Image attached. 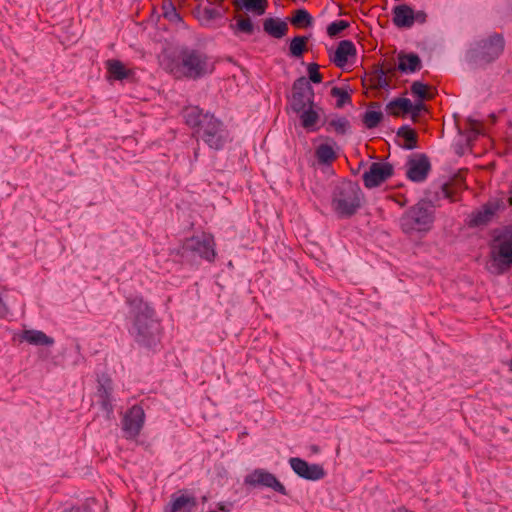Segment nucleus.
Here are the masks:
<instances>
[{"instance_id": "obj_1", "label": "nucleus", "mask_w": 512, "mask_h": 512, "mask_svg": "<svg viewBox=\"0 0 512 512\" xmlns=\"http://www.w3.org/2000/svg\"><path fill=\"white\" fill-rule=\"evenodd\" d=\"M185 119L188 125L197 128L198 137L211 148L222 147L224 140L222 124L213 115L204 114L198 107H189L185 110Z\"/></svg>"}, {"instance_id": "obj_2", "label": "nucleus", "mask_w": 512, "mask_h": 512, "mask_svg": "<svg viewBox=\"0 0 512 512\" xmlns=\"http://www.w3.org/2000/svg\"><path fill=\"white\" fill-rule=\"evenodd\" d=\"M179 65L170 68V72L176 77L198 79L214 69L208 56L203 52L190 48H183L179 52Z\"/></svg>"}, {"instance_id": "obj_3", "label": "nucleus", "mask_w": 512, "mask_h": 512, "mask_svg": "<svg viewBox=\"0 0 512 512\" xmlns=\"http://www.w3.org/2000/svg\"><path fill=\"white\" fill-rule=\"evenodd\" d=\"M433 222L432 205L427 202H419L404 213L401 218V229L409 236L427 233L431 230Z\"/></svg>"}, {"instance_id": "obj_4", "label": "nucleus", "mask_w": 512, "mask_h": 512, "mask_svg": "<svg viewBox=\"0 0 512 512\" xmlns=\"http://www.w3.org/2000/svg\"><path fill=\"white\" fill-rule=\"evenodd\" d=\"M361 202V189L353 182H341L334 190L332 207L340 217H349L355 214L360 208Z\"/></svg>"}, {"instance_id": "obj_5", "label": "nucleus", "mask_w": 512, "mask_h": 512, "mask_svg": "<svg viewBox=\"0 0 512 512\" xmlns=\"http://www.w3.org/2000/svg\"><path fill=\"white\" fill-rule=\"evenodd\" d=\"M138 309L134 321L135 337L140 344L150 347L159 339L160 325L147 304L140 302Z\"/></svg>"}, {"instance_id": "obj_6", "label": "nucleus", "mask_w": 512, "mask_h": 512, "mask_svg": "<svg viewBox=\"0 0 512 512\" xmlns=\"http://www.w3.org/2000/svg\"><path fill=\"white\" fill-rule=\"evenodd\" d=\"M504 45V39L500 34L481 39L469 50V61L475 66L486 65L501 55Z\"/></svg>"}, {"instance_id": "obj_7", "label": "nucleus", "mask_w": 512, "mask_h": 512, "mask_svg": "<svg viewBox=\"0 0 512 512\" xmlns=\"http://www.w3.org/2000/svg\"><path fill=\"white\" fill-rule=\"evenodd\" d=\"M491 271L493 273H502L505 267L512 264V227L503 234L499 240V245L492 252Z\"/></svg>"}, {"instance_id": "obj_8", "label": "nucleus", "mask_w": 512, "mask_h": 512, "mask_svg": "<svg viewBox=\"0 0 512 512\" xmlns=\"http://www.w3.org/2000/svg\"><path fill=\"white\" fill-rule=\"evenodd\" d=\"M215 242L212 235L201 234L186 239L183 243V252H191L199 257L212 261L215 257Z\"/></svg>"}, {"instance_id": "obj_9", "label": "nucleus", "mask_w": 512, "mask_h": 512, "mask_svg": "<svg viewBox=\"0 0 512 512\" xmlns=\"http://www.w3.org/2000/svg\"><path fill=\"white\" fill-rule=\"evenodd\" d=\"M313 105H315L314 90L309 81L304 77L297 79L293 84L291 108L294 112L300 113Z\"/></svg>"}, {"instance_id": "obj_10", "label": "nucleus", "mask_w": 512, "mask_h": 512, "mask_svg": "<svg viewBox=\"0 0 512 512\" xmlns=\"http://www.w3.org/2000/svg\"><path fill=\"white\" fill-rule=\"evenodd\" d=\"M393 174V166L388 162H373L363 174V182L367 188H375L385 182Z\"/></svg>"}, {"instance_id": "obj_11", "label": "nucleus", "mask_w": 512, "mask_h": 512, "mask_svg": "<svg viewBox=\"0 0 512 512\" xmlns=\"http://www.w3.org/2000/svg\"><path fill=\"white\" fill-rule=\"evenodd\" d=\"M245 483L251 486H265L286 495L284 485L272 473L263 469H256L248 474L245 478Z\"/></svg>"}, {"instance_id": "obj_12", "label": "nucleus", "mask_w": 512, "mask_h": 512, "mask_svg": "<svg viewBox=\"0 0 512 512\" xmlns=\"http://www.w3.org/2000/svg\"><path fill=\"white\" fill-rule=\"evenodd\" d=\"M430 170L428 158L423 155H416L407 162V177L414 182H421L426 179Z\"/></svg>"}, {"instance_id": "obj_13", "label": "nucleus", "mask_w": 512, "mask_h": 512, "mask_svg": "<svg viewBox=\"0 0 512 512\" xmlns=\"http://www.w3.org/2000/svg\"><path fill=\"white\" fill-rule=\"evenodd\" d=\"M289 462L293 471L302 478L319 480L325 475L324 469L318 464H309L300 458H291Z\"/></svg>"}, {"instance_id": "obj_14", "label": "nucleus", "mask_w": 512, "mask_h": 512, "mask_svg": "<svg viewBox=\"0 0 512 512\" xmlns=\"http://www.w3.org/2000/svg\"><path fill=\"white\" fill-rule=\"evenodd\" d=\"M498 209V202H488L487 204L483 205L480 209L472 212L468 216V226L480 227L488 224L492 220Z\"/></svg>"}, {"instance_id": "obj_15", "label": "nucleus", "mask_w": 512, "mask_h": 512, "mask_svg": "<svg viewBox=\"0 0 512 512\" xmlns=\"http://www.w3.org/2000/svg\"><path fill=\"white\" fill-rule=\"evenodd\" d=\"M144 411L139 406H133L124 416L123 427L130 436L139 434L144 423Z\"/></svg>"}, {"instance_id": "obj_16", "label": "nucleus", "mask_w": 512, "mask_h": 512, "mask_svg": "<svg viewBox=\"0 0 512 512\" xmlns=\"http://www.w3.org/2000/svg\"><path fill=\"white\" fill-rule=\"evenodd\" d=\"M355 55V45L349 40H343L338 44L334 56L331 59L337 67L342 68L347 64L349 57Z\"/></svg>"}, {"instance_id": "obj_17", "label": "nucleus", "mask_w": 512, "mask_h": 512, "mask_svg": "<svg viewBox=\"0 0 512 512\" xmlns=\"http://www.w3.org/2000/svg\"><path fill=\"white\" fill-rule=\"evenodd\" d=\"M422 67L421 59L417 54L400 52L398 54V70L403 73H413Z\"/></svg>"}, {"instance_id": "obj_18", "label": "nucleus", "mask_w": 512, "mask_h": 512, "mask_svg": "<svg viewBox=\"0 0 512 512\" xmlns=\"http://www.w3.org/2000/svg\"><path fill=\"white\" fill-rule=\"evenodd\" d=\"M196 504L195 497L189 494L180 493L173 495L169 512H191L196 507Z\"/></svg>"}, {"instance_id": "obj_19", "label": "nucleus", "mask_w": 512, "mask_h": 512, "mask_svg": "<svg viewBox=\"0 0 512 512\" xmlns=\"http://www.w3.org/2000/svg\"><path fill=\"white\" fill-rule=\"evenodd\" d=\"M233 5L237 10L251 12L255 16L265 14L268 7L267 0H233Z\"/></svg>"}, {"instance_id": "obj_20", "label": "nucleus", "mask_w": 512, "mask_h": 512, "mask_svg": "<svg viewBox=\"0 0 512 512\" xmlns=\"http://www.w3.org/2000/svg\"><path fill=\"white\" fill-rule=\"evenodd\" d=\"M393 22L397 27L409 28L413 25V9L402 4L393 10Z\"/></svg>"}, {"instance_id": "obj_21", "label": "nucleus", "mask_w": 512, "mask_h": 512, "mask_svg": "<svg viewBox=\"0 0 512 512\" xmlns=\"http://www.w3.org/2000/svg\"><path fill=\"white\" fill-rule=\"evenodd\" d=\"M263 30L274 38H282L287 34L288 24L279 18H266L263 21Z\"/></svg>"}, {"instance_id": "obj_22", "label": "nucleus", "mask_w": 512, "mask_h": 512, "mask_svg": "<svg viewBox=\"0 0 512 512\" xmlns=\"http://www.w3.org/2000/svg\"><path fill=\"white\" fill-rule=\"evenodd\" d=\"M234 19L235 23L230 24V29L235 35H252L255 32V26L249 16L238 14Z\"/></svg>"}, {"instance_id": "obj_23", "label": "nucleus", "mask_w": 512, "mask_h": 512, "mask_svg": "<svg viewBox=\"0 0 512 512\" xmlns=\"http://www.w3.org/2000/svg\"><path fill=\"white\" fill-rule=\"evenodd\" d=\"M106 66L110 77L115 80L127 79L134 74L132 69L126 68V66L119 60H108L106 62Z\"/></svg>"}, {"instance_id": "obj_24", "label": "nucleus", "mask_w": 512, "mask_h": 512, "mask_svg": "<svg viewBox=\"0 0 512 512\" xmlns=\"http://www.w3.org/2000/svg\"><path fill=\"white\" fill-rule=\"evenodd\" d=\"M320 110L316 105H313L300 112L301 124L305 129L310 131L316 130V124L320 119Z\"/></svg>"}, {"instance_id": "obj_25", "label": "nucleus", "mask_w": 512, "mask_h": 512, "mask_svg": "<svg viewBox=\"0 0 512 512\" xmlns=\"http://www.w3.org/2000/svg\"><path fill=\"white\" fill-rule=\"evenodd\" d=\"M309 38L306 36H296L290 41L289 52L291 56L299 58L307 49Z\"/></svg>"}, {"instance_id": "obj_26", "label": "nucleus", "mask_w": 512, "mask_h": 512, "mask_svg": "<svg viewBox=\"0 0 512 512\" xmlns=\"http://www.w3.org/2000/svg\"><path fill=\"white\" fill-rule=\"evenodd\" d=\"M397 135L405 140L404 148L411 150L417 147V134L413 129L403 126L399 128Z\"/></svg>"}, {"instance_id": "obj_27", "label": "nucleus", "mask_w": 512, "mask_h": 512, "mask_svg": "<svg viewBox=\"0 0 512 512\" xmlns=\"http://www.w3.org/2000/svg\"><path fill=\"white\" fill-rule=\"evenodd\" d=\"M316 157L320 163L328 164L336 159V153L332 146L322 144L316 150Z\"/></svg>"}, {"instance_id": "obj_28", "label": "nucleus", "mask_w": 512, "mask_h": 512, "mask_svg": "<svg viewBox=\"0 0 512 512\" xmlns=\"http://www.w3.org/2000/svg\"><path fill=\"white\" fill-rule=\"evenodd\" d=\"M411 92L421 100H429L433 98V93L429 86L419 81H416L411 85Z\"/></svg>"}, {"instance_id": "obj_29", "label": "nucleus", "mask_w": 512, "mask_h": 512, "mask_svg": "<svg viewBox=\"0 0 512 512\" xmlns=\"http://www.w3.org/2000/svg\"><path fill=\"white\" fill-rule=\"evenodd\" d=\"M350 128V123L345 117L333 118L328 122V130H333L337 134H345Z\"/></svg>"}, {"instance_id": "obj_30", "label": "nucleus", "mask_w": 512, "mask_h": 512, "mask_svg": "<svg viewBox=\"0 0 512 512\" xmlns=\"http://www.w3.org/2000/svg\"><path fill=\"white\" fill-rule=\"evenodd\" d=\"M383 114L380 110H367L362 118L364 125L371 129L376 127L382 120Z\"/></svg>"}, {"instance_id": "obj_31", "label": "nucleus", "mask_w": 512, "mask_h": 512, "mask_svg": "<svg viewBox=\"0 0 512 512\" xmlns=\"http://www.w3.org/2000/svg\"><path fill=\"white\" fill-rule=\"evenodd\" d=\"M291 23L296 27L310 26L312 24V17L305 9H298L291 18Z\"/></svg>"}, {"instance_id": "obj_32", "label": "nucleus", "mask_w": 512, "mask_h": 512, "mask_svg": "<svg viewBox=\"0 0 512 512\" xmlns=\"http://www.w3.org/2000/svg\"><path fill=\"white\" fill-rule=\"evenodd\" d=\"M371 81L376 88L387 89L390 87L389 78L381 69H377L374 72Z\"/></svg>"}, {"instance_id": "obj_33", "label": "nucleus", "mask_w": 512, "mask_h": 512, "mask_svg": "<svg viewBox=\"0 0 512 512\" xmlns=\"http://www.w3.org/2000/svg\"><path fill=\"white\" fill-rule=\"evenodd\" d=\"M395 107H400L403 113H410L412 110V102L408 98H397L389 102L386 109H394Z\"/></svg>"}, {"instance_id": "obj_34", "label": "nucleus", "mask_w": 512, "mask_h": 512, "mask_svg": "<svg viewBox=\"0 0 512 512\" xmlns=\"http://www.w3.org/2000/svg\"><path fill=\"white\" fill-rule=\"evenodd\" d=\"M54 344V339L52 337L47 336L42 331L34 330V345L43 346V347H52Z\"/></svg>"}, {"instance_id": "obj_35", "label": "nucleus", "mask_w": 512, "mask_h": 512, "mask_svg": "<svg viewBox=\"0 0 512 512\" xmlns=\"http://www.w3.org/2000/svg\"><path fill=\"white\" fill-rule=\"evenodd\" d=\"M331 94L337 98V107H342L346 102L350 100L349 93L343 88L333 87L331 89Z\"/></svg>"}, {"instance_id": "obj_36", "label": "nucleus", "mask_w": 512, "mask_h": 512, "mask_svg": "<svg viewBox=\"0 0 512 512\" xmlns=\"http://www.w3.org/2000/svg\"><path fill=\"white\" fill-rule=\"evenodd\" d=\"M349 26V23L344 21V20H339V21H335V22H332L328 27H327V34L330 36V37H334V36H337L340 32H342L344 29H346L347 27Z\"/></svg>"}, {"instance_id": "obj_37", "label": "nucleus", "mask_w": 512, "mask_h": 512, "mask_svg": "<svg viewBox=\"0 0 512 512\" xmlns=\"http://www.w3.org/2000/svg\"><path fill=\"white\" fill-rule=\"evenodd\" d=\"M220 17V11L212 7H205L201 12V19L204 21H211Z\"/></svg>"}, {"instance_id": "obj_38", "label": "nucleus", "mask_w": 512, "mask_h": 512, "mask_svg": "<svg viewBox=\"0 0 512 512\" xmlns=\"http://www.w3.org/2000/svg\"><path fill=\"white\" fill-rule=\"evenodd\" d=\"M309 79L314 83L322 82V75L319 73V66L316 63H311L308 66Z\"/></svg>"}, {"instance_id": "obj_39", "label": "nucleus", "mask_w": 512, "mask_h": 512, "mask_svg": "<svg viewBox=\"0 0 512 512\" xmlns=\"http://www.w3.org/2000/svg\"><path fill=\"white\" fill-rule=\"evenodd\" d=\"M13 341L18 344L23 342L32 343V332L29 330H24L22 332L16 333L14 334Z\"/></svg>"}, {"instance_id": "obj_40", "label": "nucleus", "mask_w": 512, "mask_h": 512, "mask_svg": "<svg viewBox=\"0 0 512 512\" xmlns=\"http://www.w3.org/2000/svg\"><path fill=\"white\" fill-rule=\"evenodd\" d=\"M164 17L171 22H180L181 17L177 12L176 8L170 5L168 8H165Z\"/></svg>"}, {"instance_id": "obj_41", "label": "nucleus", "mask_w": 512, "mask_h": 512, "mask_svg": "<svg viewBox=\"0 0 512 512\" xmlns=\"http://www.w3.org/2000/svg\"><path fill=\"white\" fill-rule=\"evenodd\" d=\"M387 76H394L395 72L398 70V65H392L389 63H385L380 68Z\"/></svg>"}, {"instance_id": "obj_42", "label": "nucleus", "mask_w": 512, "mask_h": 512, "mask_svg": "<svg viewBox=\"0 0 512 512\" xmlns=\"http://www.w3.org/2000/svg\"><path fill=\"white\" fill-rule=\"evenodd\" d=\"M424 109H425V106L421 102L412 104V110L410 111L412 118L416 119L419 116L420 112Z\"/></svg>"}, {"instance_id": "obj_43", "label": "nucleus", "mask_w": 512, "mask_h": 512, "mask_svg": "<svg viewBox=\"0 0 512 512\" xmlns=\"http://www.w3.org/2000/svg\"><path fill=\"white\" fill-rule=\"evenodd\" d=\"M426 18H427V15H426V13H425V12H423V11H417V12H415V11L413 10V24H414L415 22L420 23V24H423V23L426 21Z\"/></svg>"}, {"instance_id": "obj_44", "label": "nucleus", "mask_w": 512, "mask_h": 512, "mask_svg": "<svg viewBox=\"0 0 512 512\" xmlns=\"http://www.w3.org/2000/svg\"><path fill=\"white\" fill-rule=\"evenodd\" d=\"M38 357L41 359H49L52 356L51 347H43L37 351Z\"/></svg>"}, {"instance_id": "obj_45", "label": "nucleus", "mask_w": 512, "mask_h": 512, "mask_svg": "<svg viewBox=\"0 0 512 512\" xmlns=\"http://www.w3.org/2000/svg\"><path fill=\"white\" fill-rule=\"evenodd\" d=\"M443 194L446 198H449L451 201H455L456 199L451 193L450 187L448 185H444L442 188Z\"/></svg>"}, {"instance_id": "obj_46", "label": "nucleus", "mask_w": 512, "mask_h": 512, "mask_svg": "<svg viewBox=\"0 0 512 512\" xmlns=\"http://www.w3.org/2000/svg\"><path fill=\"white\" fill-rule=\"evenodd\" d=\"M470 127L473 131L479 133V122L476 120H469Z\"/></svg>"}, {"instance_id": "obj_47", "label": "nucleus", "mask_w": 512, "mask_h": 512, "mask_svg": "<svg viewBox=\"0 0 512 512\" xmlns=\"http://www.w3.org/2000/svg\"><path fill=\"white\" fill-rule=\"evenodd\" d=\"M391 115L399 116L402 112V109L400 107H395L394 109H386Z\"/></svg>"}, {"instance_id": "obj_48", "label": "nucleus", "mask_w": 512, "mask_h": 512, "mask_svg": "<svg viewBox=\"0 0 512 512\" xmlns=\"http://www.w3.org/2000/svg\"><path fill=\"white\" fill-rule=\"evenodd\" d=\"M103 407L105 408V410L108 412V413H111L112 412V406L110 404L109 401H104L103 402Z\"/></svg>"}, {"instance_id": "obj_49", "label": "nucleus", "mask_w": 512, "mask_h": 512, "mask_svg": "<svg viewBox=\"0 0 512 512\" xmlns=\"http://www.w3.org/2000/svg\"><path fill=\"white\" fill-rule=\"evenodd\" d=\"M392 512H410V511H408V510H407V509H405V508H398V509H396V510H394V511H392Z\"/></svg>"}, {"instance_id": "obj_50", "label": "nucleus", "mask_w": 512, "mask_h": 512, "mask_svg": "<svg viewBox=\"0 0 512 512\" xmlns=\"http://www.w3.org/2000/svg\"><path fill=\"white\" fill-rule=\"evenodd\" d=\"M508 366H509L510 370L512 371V358L510 359Z\"/></svg>"}, {"instance_id": "obj_51", "label": "nucleus", "mask_w": 512, "mask_h": 512, "mask_svg": "<svg viewBox=\"0 0 512 512\" xmlns=\"http://www.w3.org/2000/svg\"><path fill=\"white\" fill-rule=\"evenodd\" d=\"M74 512H85V510L77 508Z\"/></svg>"}]
</instances>
